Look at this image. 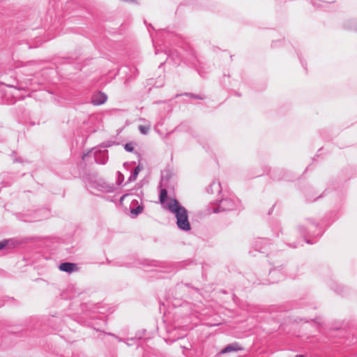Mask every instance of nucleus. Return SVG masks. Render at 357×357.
I'll list each match as a JSON object with an SVG mask.
<instances>
[{"mask_svg": "<svg viewBox=\"0 0 357 357\" xmlns=\"http://www.w3.org/2000/svg\"><path fill=\"white\" fill-rule=\"evenodd\" d=\"M176 199H175L174 197L167 196V190H165V189L161 190L160 193V202L162 204V208L164 209L166 208V206L169 204V202H170V200H176Z\"/></svg>", "mask_w": 357, "mask_h": 357, "instance_id": "nucleus-4", "label": "nucleus"}, {"mask_svg": "<svg viewBox=\"0 0 357 357\" xmlns=\"http://www.w3.org/2000/svg\"><path fill=\"white\" fill-rule=\"evenodd\" d=\"M151 123L147 121L145 125H139L138 128L139 132L143 135H147L151 130Z\"/></svg>", "mask_w": 357, "mask_h": 357, "instance_id": "nucleus-8", "label": "nucleus"}, {"mask_svg": "<svg viewBox=\"0 0 357 357\" xmlns=\"http://www.w3.org/2000/svg\"><path fill=\"white\" fill-rule=\"evenodd\" d=\"M124 149H126V151L128 152H132L134 150V147L132 144L130 143L126 144L124 146Z\"/></svg>", "mask_w": 357, "mask_h": 357, "instance_id": "nucleus-13", "label": "nucleus"}, {"mask_svg": "<svg viewBox=\"0 0 357 357\" xmlns=\"http://www.w3.org/2000/svg\"><path fill=\"white\" fill-rule=\"evenodd\" d=\"M243 350L242 347L237 342H234L227 345L225 349L221 350L220 354H225L231 352H237Z\"/></svg>", "mask_w": 357, "mask_h": 357, "instance_id": "nucleus-5", "label": "nucleus"}, {"mask_svg": "<svg viewBox=\"0 0 357 357\" xmlns=\"http://www.w3.org/2000/svg\"><path fill=\"white\" fill-rule=\"evenodd\" d=\"M296 357H304V356L302 355H297V356H296Z\"/></svg>", "mask_w": 357, "mask_h": 357, "instance_id": "nucleus-21", "label": "nucleus"}, {"mask_svg": "<svg viewBox=\"0 0 357 357\" xmlns=\"http://www.w3.org/2000/svg\"><path fill=\"white\" fill-rule=\"evenodd\" d=\"M126 196H127V195H123V196L121 197L120 201H121V202H123V200H124V199H125V197H126Z\"/></svg>", "mask_w": 357, "mask_h": 357, "instance_id": "nucleus-17", "label": "nucleus"}, {"mask_svg": "<svg viewBox=\"0 0 357 357\" xmlns=\"http://www.w3.org/2000/svg\"><path fill=\"white\" fill-rule=\"evenodd\" d=\"M6 245V241L0 242V250H2Z\"/></svg>", "mask_w": 357, "mask_h": 357, "instance_id": "nucleus-15", "label": "nucleus"}, {"mask_svg": "<svg viewBox=\"0 0 357 357\" xmlns=\"http://www.w3.org/2000/svg\"><path fill=\"white\" fill-rule=\"evenodd\" d=\"M168 211L176 219L177 227L184 231H189L191 225L188 218V210L177 200H170L165 209Z\"/></svg>", "mask_w": 357, "mask_h": 357, "instance_id": "nucleus-1", "label": "nucleus"}, {"mask_svg": "<svg viewBox=\"0 0 357 357\" xmlns=\"http://www.w3.org/2000/svg\"><path fill=\"white\" fill-rule=\"evenodd\" d=\"M352 29H354V30L357 31V23H354L353 26H352Z\"/></svg>", "mask_w": 357, "mask_h": 357, "instance_id": "nucleus-16", "label": "nucleus"}, {"mask_svg": "<svg viewBox=\"0 0 357 357\" xmlns=\"http://www.w3.org/2000/svg\"><path fill=\"white\" fill-rule=\"evenodd\" d=\"M235 208V202L229 198L222 199L217 208L214 210L215 213L220 211H229Z\"/></svg>", "mask_w": 357, "mask_h": 357, "instance_id": "nucleus-2", "label": "nucleus"}, {"mask_svg": "<svg viewBox=\"0 0 357 357\" xmlns=\"http://www.w3.org/2000/svg\"><path fill=\"white\" fill-rule=\"evenodd\" d=\"M144 207L142 205H139L135 208H131L130 213L132 218L137 217L139 214L142 213L143 211Z\"/></svg>", "mask_w": 357, "mask_h": 357, "instance_id": "nucleus-11", "label": "nucleus"}, {"mask_svg": "<svg viewBox=\"0 0 357 357\" xmlns=\"http://www.w3.org/2000/svg\"><path fill=\"white\" fill-rule=\"evenodd\" d=\"M95 160L97 163L102 164V165L105 164L107 160V153L105 151L103 153H102V152L96 153Z\"/></svg>", "mask_w": 357, "mask_h": 357, "instance_id": "nucleus-7", "label": "nucleus"}, {"mask_svg": "<svg viewBox=\"0 0 357 357\" xmlns=\"http://www.w3.org/2000/svg\"><path fill=\"white\" fill-rule=\"evenodd\" d=\"M142 170V167L138 165L134 170V172H132V174H131V176L128 178V182H133L135 181L136 179H137V177L139 174V173L140 172V171Z\"/></svg>", "mask_w": 357, "mask_h": 357, "instance_id": "nucleus-10", "label": "nucleus"}, {"mask_svg": "<svg viewBox=\"0 0 357 357\" xmlns=\"http://www.w3.org/2000/svg\"><path fill=\"white\" fill-rule=\"evenodd\" d=\"M220 183L219 182H213L210 186L208 191L211 190V193H218L220 192Z\"/></svg>", "mask_w": 357, "mask_h": 357, "instance_id": "nucleus-9", "label": "nucleus"}, {"mask_svg": "<svg viewBox=\"0 0 357 357\" xmlns=\"http://www.w3.org/2000/svg\"><path fill=\"white\" fill-rule=\"evenodd\" d=\"M123 181H124L123 174L121 172H118V178H117V181H116L117 184L121 185Z\"/></svg>", "mask_w": 357, "mask_h": 357, "instance_id": "nucleus-12", "label": "nucleus"}, {"mask_svg": "<svg viewBox=\"0 0 357 357\" xmlns=\"http://www.w3.org/2000/svg\"><path fill=\"white\" fill-rule=\"evenodd\" d=\"M76 268V265L70 262H64L60 264L59 269L67 273H72Z\"/></svg>", "mask_w": 357, "mask_h": 357, "instance_id": "nucleus-6", "label": "nucleus"}, {"mask_svg": "<svg viewBox=\"0 0 357 357\" xmlns=\"http://www.w3.org/2000/svg\"><path fill=\"white\" fill-rule=\"evenodd\" d=\"M87 154H84L83 156H82V158L84 159L85 157H86Z\"/></svg>", "mask_w": 357, "mask_h": 357, "instance_id": "nucleus-20", "label": "nucleus"}, {"mask_svg": "<svg viewBox=\"0 0 357 357\" xmlns=\"http://www.w3.org/2000/svg\"><path fill=\"white\" fill-rule=\"evenodd\" d=\"M108 191H109V192H112V191H113V188H112V187H111V188H110V189H109Z\"/></svg>", "mask_w": 357, "mask_h": 357, "instance_id": "nucleus-19", "label": "nucleus"}, {"mask_svg": "<svg viewBox=\"0 0 357 357\" xmlns=\"http://www.w3.org/2000/svg\"><path fill=\"white\" fill-rule=\"evenodd\" d=\"M121 1L126 3H137L136 0H120Z\"/></svg>", "mask_w": 357, "mask_h": 357, "instance_id": "nucleus-14", "label": "nucleus"}, {"mask_svg": "<svg viewBox=\"0 0 357 357\" xmlns=\"http://www.w3.org/2000/svg\"><path fill=\"white\" fill-rule=\"evenodd\" d=\"M135 204H137V201H136V200H135V201H132V202L131 205H132V206H134V205H135Z\"/></svg>", "mask_w": 357, "mask_h": 357, "instance_id": "nucleus-18", "label": "nucleus"}, {"mask_svg": "<svg viewBox=\"0 0 357 357\" xmlns=\"http://www.w3.org/2000/svg\"><path fill=\"white\" fill-rule=\"evenodd\" d=\"M107 100V96L105 93L98 92L93 96L91 102L95 105H100L104 104Z\"/></svg>", "mask_w": 357, "mask_h": 357, "instance_id": "nucleus-3", "label": "nucleus"}]
</instances>
